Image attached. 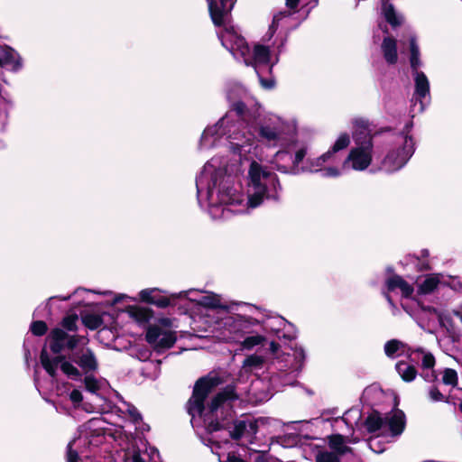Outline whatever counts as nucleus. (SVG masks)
Masks as SVG:
<instances>
[{"instance_id":"nucleus-1","label":"nucleus","mask_w":462,"mask_h":462,"mask_svg":"<svg viewBox=\"0 0 462 462\" xmlns=\"http://www.w3.org/2000/svg\"><path fill=\"white\" fill-rule=\"evenodd\" d=\"M224 380L214 373H208L207 375L199 377L193 386L192 393L185 404L188 414L191 420L196 417L208 415L214 417L217 411L223 408L225 404H231L239 399L235 383L227 384L219 391L208 402L206 408L205 402L212 391L222 384Z\"/></svg>"},{"instance_id":"nucleus-2","label":"nucleus","mask_w":462,"mask_h":462,"mask_svg":"<svg viewBox=\"0 0 462 462\" xmlns=\"http://www.w3.org/2000/svg\"><path fill=\"white\" fill-rule=\"evenodd\" d=\"M248 177L252 189V193L248 197L249 207L257 208L263 203V199L276 202L280 200V191H282V187L275 172L253 161L249 166Z\"/></svg>"},{"instance_id":"nucleus-3","label":"nucleus","mask_w":462,"mask_h":462,"mask_svg":"<svg viewBox=\"0 0 462 462\" xmlns=\"http://www.w3.org/2000/svg\"><path fill=\"white\" fill-rule=\"evenodd\" d=\"M415 143L411 135L404 136V142L397 149L390 150L381 162V169L394 172L402 168L415 152Z\"/></svg>"},{"instance_id":"nucleus-4","label":"nucleus","mask_w":462,"mask_h":462,"mask_svg":"<svg viewBox=\"0 0 462 462\" xmlns=\"http://www.w3.org/2000/svg\"><path fill=\"white\" fill-rule=\"evenodd\" d=\"M145 341L153 347L155 352L162 353L175 345L177 333L172 330H164L158 325H149L146 328Z\"/></svg>"},{"instance_id":"nucleus-5","label":"nucleus","mask_w":462,"mask_h":462,"mask_svg":"<svg viewBox=\"0 0 462 462\" xmlns=\"http://www.w3.org/2000/svg\"><path fill=\"white\" fill-rule=\"evenodd\" d=\"M166 293L159 288H147L139 291L138 300L145 304L154 305L159 309H165L169 306H174L176 300L180 298H184L187 295V291H180V293H171L170 295H162Z\"/></svg>"},{"instance_id":"nucleus-6","label":"nucleus","mask_w":462,"mask_h":462,"mask_svg":"<svg viewBox=\"0 0 462 462\" xmlns=\"http://www.w3.org/2000/svg\"><path fill=\"white\" fill-rule=\"evenodd\" d=\"M208 5V14L216 27L226 24V19L231 16V12L237 0H206Z\"/></svg>"},{"instance_id":"nucleus-7","label":"nucleus","mask_w":462,"mask_h":462,"mask_svg":"<svg viewBox=\"0 0 462 462\" xmlns=\"http://www.w3.org/2000/svg\"><path fill=\"white\" fill-rule=\"evenodd\" d=\"M352 134L356 147L374 148L373 134L368 119L358 117L353 121Z\"/></svg>"},{"instance_id":"nucleus-8","label":"nucleus","mask_w":462,"mask_h":462,"mask_svg":"<svg viewBox=\"0 0 462 462\" xmlns=\"http://www.w3.org/2000/svg\"><path fill=\"white\" fill-rule=\"evenodd\" d=\"M373 148L355 147L352 148L344 163L351 162L352 168L356 171H365L369 167L373 160Z\"/></svg>"},{"instance_id":"nucleus-9","label":"nucleus","mask_w":462,"mask_h":462,"mask_svg":"<svg viewBox=\"0 0 462 462\" xmlns=\"http://www.w3.org/2000/svg\"><path fill=\"white\" fill-rule=\"evenodd\" d=\"M384 419L392 437L402 434L406 428V415L402 410L399 408L393 409Z\"/></svg>"},{"instance_id":"nucleus-10","label":"nucleus","mask_w":462,"mask_h":462,"mask_svg":"<svg viewBox=\"0 0 462 462\" xmlns=\"http://www.w3.org/2000/svg\"><path fill=\"white\" fill-rule=\"evenodd\" d=\"M55 355L56 356L53 358H51L48 354L46 346L42 348L40 353L41 365L46 373L52 378L57 376L58 366H60L63 363H68L69 361L68 360L67 356L61 353Z\"/></svg>"},{"instance_id":"nucleus-11","label":"nucleus","mask_w":462,"mask_h":462,"mask_svg":"<svg viewBox=\"0 0 462 462\" xmlns=\"http://www.w3.org/2000/svg\"><path fill=\"white\" fill-rule=\"evenodd\" d=\"M100 422V419L93 418L84 424V428L87 431L86 437L88 439V446L98 447L100 444L103 443L105 436L107 434V432L106 429L99 427L98 424Z\"/></svg>"},{"instance_id":"nucleus-12","label":"nucleus","mask_w":462,"mask_h":462,"mask_svg":"<svg viewBox=\"0 0 462 462\" xmlns=\"http://www.w3.org/2000/svg\"><path fill=\"white\" fill-rule=\"evenodd\" d=\"M69 359L76 363L86 374L95 372L98 368L96 356L90 348H87L80 356L72 355Z\"/></svg>"},{"instance_id":"nucleus-13","label":"nucleus","mask_w":462,"mask_h":462,"mask_svg":"<svg viewBox=\"0 0 462 462\" xmlns=\"http://www.w3.org/2000/svg\"><path fill=\"white\" fill-rule=\"evenodd\" d=\"M385 289L388 292H393L399 289L403 298L409 299L412 296L414 288L406 282L401 275L393 274L389 276L384 282Z\"/></svg>"},{"instance_id":"nucleus-14","label":"nucleus","mask_w":462,"mask_h":462,"mask_svg":"<svg viewBox=\"0 0 462 462\" xmlns=\"http://www.w3.org/2000/svg\"><path fill=\"white\" fill-rule=\"evenodd\" d=\"M124 311L138 324L148 323L154 316V311L152 309L138 305H128Z\"/></svg>"},{"instance_id":"nucleus-15","label":"nucleus","mask_w":462,"mask_h":462,"mask_svg":"<svg viewBox=\"0 0 462 462\" xmlns=\"http://www.w3.org/2000/svg\"><path fill=\"white\" fill-rule=\"evenodd\" d=\"M69 334L62 328H55L50 332L47 339L50 341V349L53 354H60L65 349L66 338Z\"/></svg>"},{"instance_id":"nucleus-16","label":"nucleus","mask_w":462,"mask_h":462,"mask_svg":"<svg viewBox=\"0 0 462 462\" xmlns=\"http://www.w3.org/2000/svg\"><path fill=\"white\" fill-rule=\"evenodd\" d=\"M381 50L385 61L389 65H395L398 61L397 40L393 36L383 38Z\"/></svg>"},{"instance_id":"nucleus-17","label":"nucleus","mask_w":462,"mask_h":462,"mask_svg":"<svg viewBox=\"0 0 462 462\" xmlns=\"http://www.w3.org/2000/svg\"><path fill=\"white\" fill-rule=\"evenodd\" d=\"M219 38H221L222 45L229 51H237L245 59L247 55H249L250 47L245 38H244L242 35L239 34L238 36H235L233 39H229V44H227V42L224 40L222 35H219Z\"/></svg>"},{"instance_id":"nucleus-18","label":"nucleus","mask_w":462,"mask_h":462,"mask_svg":"<svg viewBox=\"0 0 462 462\" xmlns=\"http://www.w3.org/2000/svg\"><path fill=\"white\" fill-rule=\"evenodd\" d=\"M0 59L3 62V66L10 65L14 71H17L22 68V62L19 55L8 45L0 47Z\"/></svg>"},{"instance_id":"nucleus-19","label":"nucleus","mask_w":462,"mask_h":462,"mask_svg":"<svg viewBox=\"0 0 462 462\" xmlns=\"http://www.w3.org/2000/svg\"><path fill=\"white\" fill-rule=\"evenodd\" d=\"M271 60V51L269 47L263 44H256L254 48L253 59H245L246 66L267 65Z\"/></svg>"},{"instance_id":"nucleus-20","label":"nucleus","mask_w":462,"mask_h":462,"mask_svg":"<svg viewBox=\"0 0 462 462\" xmlns=\"http://www.w3.org/2000/svg\"><path fill=\"white\" fill-rule=\"evenodd\" d=\"M385 424V419L382 416L381 412L377 410L373 409L372 411L364 420V427L366 431L370 434H374L380 430Z\"/></svg>"},{"instance_id":"nucleus-21","label":"nucleus","mask_w":462,"mask_h":462,"mask_svg":"<svg viewBox=\"0 0 462 462\" xmlns=\"http://www.w3.org/2000/svg\"><path fill=\"white\" fill-rule=\"evenodd\" d=\"M328 444L331 451L342 457L351 453L353 448L345 445V437L341 434H332L328 437Z\"/></svg>"},{"instance_id":"nucleus-22","label":"nucleus","mask_w":462,"mask_h":462,"mask_svg":"<svg viewBox=\"0 0 462 462\" xmlns=\"http://www.w3.org/2000/svg\"><path fill=\"white\" fill-rule=\"evenodd\" d=\"M415 81V95L419 98H424L430 93V82L422 71L413 72Z\"/></svg>"},{"instance_id":"nucleus-23","label":"nucleus","mask_w":462,"mask_h":462,"mask_svg":"<svg viewBox=\"0 0 462 462\" xmlns=\"http://www.w3.org/2000/svg\"><path fill=\"white\" fill-rule=\"evenodd\" d=\"M395 368L401 378L406 383L412 382L418 374L416 367L413 365H409L405 361H399Z\"/></svg>"},{"instance_id":"nucleus-24","label":"nucleus","mask_w":462,"mask_h":462,"mask_svg":"<svg viewBox=\"0 0 462 462\" xmlns=\"http://www.w3.org/2000/svg\"><path fill=\"white\" fill-rule=\"evenodd\" d=\"M410 45V65L412 72L419 71V68L421 65V61L420 59V48L417 43V39L415 36H411L409 39Z\"/></svg>"},{"instance_id":"nucleus-25","label":"nucleus","mask_w":462,"mask_h":462,"mask_svg":"<svg viewBox=\"0 0 462 462\" xmlns=\"http://www.w3.org/2000/svg\"><path fill=\"white\" fill-rule=\"evenodd\" d=\"M407 348V353L411 356V347L407 346V344L398 340V339H391L388 340L384 345V353L388 357H393L394 355L401 349L403 351Z\"/></svg>"},{"instance_id":"nucleus-26","label":"nucleus","mask_w":462,"mask_h":462,"mask_svg":"<svg viewBox=\"0 0 462 462\" xmlns=\"http://www.w3.org/2000/svg\"><path fill=\"white\" fill-rule=\"evenodd\" d=\"M235 324L238 329L245 330V332H251V328L258 326L260 321L251 316L236 314L235 318Z\"/></svg>"},{"instance_id":"nucleus-27","label":"nucleus","mask_w":462,"mask_h":462,"mask_svg":"<svg viewBox=\"0 0 462 462\" xmlns=\"http://www.w3.org/2000/svg\"><path fill=\"white\" fill-rule=\"evenodd\" d=\"M383 14L386 22L393 28L402 24L401 18L397 15L394 6L391 3L383 4Z\"/></svg>"},{"instance_id":"nucleus-28","label":"nucleus","mask_w":462,"mask_h":462,"mask_svg":"<svg viewBox=\"0 0 462 462\" xmlns=\"http://www.w3.org/2000/svg\"><path fill=\"white\" fill-rule=\"evenodd\" d=\"M81 319L83 325L90 330H97L104 324L102 316L98 314L88 313L82 316Z\"/></svg>"},{"instance_id":"nucleus-29","label":"nucleus","mask_w":462,"mask_h":462,"mask_svg":"<svg viewBox=\"0 0 462 462\" xmlns=\"http://www.w3.org/2000/svg\"><path fill=\"white\" fill-rule=\"evenodd\" d=\"M71 359L68 363H63L60 365L61 372L66 374L69 378L78 381L81 379L80 371L72 364Z\"/></svg>"},{"instance_id":"nucleus-30","label":"nucleus","mask_w":462,"mask_h":462,"mask_svg":"<svg viewBox=\"0 0 462 462\" xmlns=\"http://www.w3.org/2000/svg\"><path fill=\"white\" fill-rule=\"evenodd\" d=\"M258 134L262 139L268 142H274L279 139V133L270 125H261L258 129Z\"/></svg>"},{"instance_id":"nucleus-31","label":"nucleus","mask_w":462,"mask_h":462,"mask_svg":"<svg viewBox=\"0 0 462 462\" xmlns=\"http://www.w3.org/2000/svg\"><path fill=\"white\" fill-rule=\"evenodd\" d=\"M439 280L436 277H427L419 286L418 292L420 294H430L438 287Z\"/></svg>"},{"instance_id":"nucleus-32","label":"nucleus","mask_w":462,"mask_h":462,"mask_svg":"<svg viewBox=\"0 0 462 462\" xmlns=\"http://www.w3.org/2000/svg\"><path fill=\"white\" fill-rule=\"evenodd\" d=\"M316 462H341V457L333 451L320 450L315 456Z\"/></svg>"},{"instance_id":"nucleus-33","label":"nucleus","mask_w":462,"mask_h":462,"mask_svg":"<svg viewBox=\"0 0 462 462\" xmlns=\"http://www.w3.org/2000/svg\"><path fill=\"white\" fill-rule=\"evenodd\" d=\"M78 319H79L78 315L75 313L67 315L66 317H64L62 319V320L60 322V325L63 328L62 329H65L67 331L76 332L78 330V325H77Z\"/></svg>"},{"instance_id":"nucleus-34","label":"nucleus","mask_w":462,"mask_h":462,"mask_svg":"<svg viewBox=\"0 0 462 462\" xmlns=\"http://www.w3.org/2000/svg\"><path fill=\"white\" fill-rule=\"evenodd\" d=\"M265 340V337L261 335L249 336L244 339L242 346L244 349L251 350L255 346L262 345Z\"/></svg>"},{"instance_id":"nucleus-35","label":"nucleus","mask_w":462,"mask_h":462,"mask_svg":"<svg viewBox=\"0 0 462 462\" xmlns=\"http://www.w3.org/2000/svg\"><path fill=\"white\" fill-rule=\"evenodd\" d=\"M439 322L441 327H444L448 333L449 334H455L456 333V326L455 322L449 314H439Z\"/></svg>"},{"instance_id":"nucleus-36","label":"nucleus","mask_w":462,"mask_h":462,"mask_svg":"<svg viewBox=\"0 0 462 462\" xmlns=\"http://www.w3.org/2000/svg\"><path fill=\"white\" fill-rule=\"evenodd\" d=\"M234 189L232 187L221 185L218 189V197L221 203L231 204Z\"/></svg>"},{"instance_id":"nucleus-37","label":"nucleus","mask_w":462,"mask_h":462,"mask_svg":"<svg viewBox=\"0 0 462 462\" xmlns=\"http://www.w3.org/2000/svg\"><path fill=\"white\" fill-rule=\"evenodd\" d=\"M30 331L36 337L44 336L48 331V325L43 320H35L31 323Z\"/></svg>"},{"instance_id":"nucleus-38","label":"nucleus","mask_w":462,"mask_h":462,"mask_svg":"<svg viewBox=\"0 0 462 462\" xmlns=\"http://www.w3.org/2000/svg\"><path fill=\"white\" fill-rule=\"evenodd\" d=\"M350 144V136L347 133H342L332 145V152H337L346 149Z\"/></svg>"},{"instance_id":"nucleus-39","label":"nucleus","mask_w":462,"mask_h":462,"mask_svg":"<svg viewBox=\"0 0 462 462\" xmlns=\"http://www.w3.org/2000/svg\"><path fill=\"white\" fill-rule=\"evenodd\" d=\"M246 430V422L245 420H236L234 429L230 431V437L234 440H239Z\"/></svg>"},{"instance_id":"nucleus-40","label":"nucleus","mask_w":462,"mask_h":462,"mask_svg":"<svg viewBox=\"0 0 462 462\" xmlns=\"http://www.w3.org/2000/svg\"><path fill=\"white\" fill-rule=\"evenodd\" d=\"M442 382L446 385L456 386L458 383L457 373L452 368H446L443 372Z\"/></svg>"},{"instance_id":"nucleus-41","label":"nucleus","mask_w":462,"mask_h":462,"mask_svg":"<svg viewBox=\"0 0 462 462\" xmlns=\"http://www.w3.org/2000/svg\"><path fill=\"white\" fill-rule=\"evenodd\" d=\"M77 441V439H73L70 440L66 448V462H79L80 457L79 452L74 449V445Z\"/></svg>"},{"instance_id":"nucleus-42","label":"nucleus","mask_w":462,"mask_h":462,"mask_svg":"<svg viewBox=\"0 0 462 462\" xmlns=\"http://www.w3.org/2000/svg\"><path fill=\"white\" fill-rule=\"evenodd\" d=\"M85 388L91 393H96L100 390V384L97 379L90 374H87L84 378Z\"/></svg>"},{"instance_id":"nucleus-43","label":"nucleus","mask_w":462,"mask_h":462,"mask_svg":"<svg viewBox=\"0 0 462 462\" xmlns=\"http://www.w3.org/2000/svg\"><path fill=\"white\" fill-rule=\"evenodd\" d=\"M199 304L208 309L220 308V300L215 295L213 296H203L199 300Z\"/></svg>"},{"instance_id":"nucleus-44","label":"nucleus","mask_w":462,"mask_h":462,"mask_svg":"<svg viewBox=\"0 0 462 462\" xmlns=\"http://www.w3.org/2000/svg\"><path fill=\"white\" fill-rule=\"evenodd\" d=\"M263 364V358L261 356H248L243 362L244 367L258 368Z\"/></svg>"},{"instance_id":"nucleus-45","label":"nucleus","mask_w":462,"mask_h":462,"mask_svg":"<svg viewBox=\"0 0 462 462\" xmlns=\"http://www.w3.org/2000/svg\"><path fill=\"white\" fill-rule=\"evenodd\" d=\"M306 154H307L306 148H300L296 152L294 159L292 161V165H291V172L293 174H297L299 172V164L303 161Z\"/></svg>"},{"instance_id":"nucleus-46","label":"nucleus","mask_w":462,"mask_h":462,"mask_svg":"<svg viewBox=\"0 0 462 462\" xmlns=\"http://www.w3.org/2000/svg\"><path fill=\"white\" fill-rule=\"evenodd\" d=\"M291 15L290 11H283L280 12L279 14H275L273 18L272 23L269 26V32H271L272 34H273L276 30L278 29L279 23L283 17H287Z\"/></svg>"},{"instance_id":"nucleus-47","label":"nucleus","mask_w":462,"mask_h":462,"mask_svg":"<svg viewBox=\"0 0 462 462\" xmlns=\"http://www.w3.org/2000/svg\"><path fill=\"white\" fill-rule=\"evenodd\" d=\"M226 429V425L221 422L217 417L212 419L207 425V430L209 433L217 432L221 430Z\"/></svg>"},{"instance_id":"nucleus-48","label":"nucleus","mask_w":462,"mask_h":462,"mask_svg":"<svg viewBox=\"0 0 462 462\" xmlns=\"http://www.w3.org/2000/svg\"><path fill=\"white\" fill-rule=\"evenodd\" d=\"M435 365V357L431 353H424L421 366L424 369H431Z\"/></svg>"},{"instance_id":"nucleus-49","label":"nucleus","mask_w":462,"mask_h":462,"mask_svg":"<svg viewBox=\"0 0 462 462\" xmlns=\"http://www.w3.org/2000/svg\"><path fill=\"white\" fill-rule=\"evenodd\" d=\"M80 342V337L79 335H69L66 338L65 348L69 350H74Z\"/></svg>"},{"instance_id":"nucleus-50","label":"nucleus","mask_w":462,"mask_h":462,"mask_svg":"<svg viewBox=\"0 0 462 462\" xmlns=\"http://www.w3.org/2000/svg\"><path fill=\"white\" fill-rule=\"evenodd\" d=\"M429 395L430 399L434 402H442L445 401L446 402H448V400L444 399V395L439 392L438 387L432 386L429 392Z\"/></svg>"},{"instance_id":"nucleus-51","label":"nucleus","mask_w":462,"mask_h":462,"mask_svg":"<svg viewBox=\"0 0 462 462\" xmlns=\"http://www.w3.org/2000/svg\"><path fill=\"white\" fill-rule=\"evenodd\" d=\"M322 177L329 178V177H338L340 175V171L336 167H328L321 171Z\"/></svg>"},{"instance_id":"nucleus-52","label":"nucleus","mask_w":462,"mask_h":462,"mask_svg":"<svg viewBox=\"0 0 462 462\" xmlns=\"http://www.w3.org/2000/svg\"><path fill=\"white\" fill-rule=\"evenodd\" d=\"M69 400L74 403V404H79L82 402L83 400V395H82V393L78 390V389H73L70 393H69Z\"/></svg>"},{"instance_id":"nucleus-53","label":"nucleus","mask_w":462,"mask_h":462,"mask_svg":"<svg viewBox=\"0 0 462 462\" xmlns=\"http://www.w3.org/2000/svg\"><path fill=\"white\" fill-rule=\"evenodd\" d=\"M246 109V106L244 102L242 101H238V102H236L234 105H233V110L238 115V116H243L245 114V111Z\"/></svg>"},{"instance_id":"nucleus-54","label":"nucleus","mask_w":462,"mask_h":462,"mask_svg":"<svg viewBox=\"0 0 462 462\" xmlns=\"http://www.w3.org/2000/svg\"><path fill=\"white\" fill-rule=\"evenodd\" d=\"M261 85L266 89H272L275 86V81L271 79H265L259 76Z\"/></svg>"},{"instance_id":"nucleus-55","label":"nucleus","mask_w":462,"mask_h":462,"mask_svg":"<svg viewBox=\"0 0 462 462\" xmlns=\"http://www.w3.org/2000/svg\"><path fill=\"white\" fill-rule=\"evenodd\" d=\"M129 415L130 417L132 418L133 421L134 423H138L139 421L142 420V415L141 413L137 411V409L135 407H133L132 409H130L129 411Z\"/></svg>"},{"instance_id":"nucleus-56","label":"nucleus","mask_w":462,"mask_h":462,"mask_svg":"<svg viewBox=\"0 0 462 462\" xmlns=\"http://www.w3.org/2000/svg\"><path fill=\"white\" fill-rule=\"evenodd\" d=\"M159 327H161L162 328H171L172 326V319H170V318H160L158 319V324H157Z\"/></svg>"},{"instance_id":"nucleus-57","label":"nucleus","mask_w":462,"mask_h":462,"mask_svg":"<svg viewBox=\"0 0 462 462\" xmlns=\"http://www.w3.org/2000/svg\"><path fill=\"white\" fill-rule=\"evenodd\" d=\"M417 270L419 272H427V271H430L431 270V266H430V263H429V261H418V263H417Z\"/></svg>"},{"instance_id":"nucleus-58","label":"nucleus","mask_w":462,"mask_h":462,"mask_svg":"<svg viewBox=\"0 0 462 462\" xmlns=\"http://www.w3.org/2000/svg\"><path fill=\"white\" fill-rule=\"evenodd\" d=\"M310 168H315L314 171H319V167H321L324 164V162L319 160V157L314 160H309Z\"/></svg>"},{"instance_id":"nucleus-59","label":"nucleus","mask_w":462,"mask_h":462,"mask_svg":"<svg viewBox=\"0 0 462 462\" xmlns=\"http://www.w3.org/2000/svg\"><path fill=\"white\" fill-rule=\"evenodd\" d=\"M408 256L412 257V258L416 259L417 261H420V258H428L430 256V252L428 249H422L420 251V255L409 254Z\"/></svg>"},{"instance_id":"nucleus-60","label":"nucleus","mask_w":462,"mask_h":462,"mask_svg":"<svg viewBox=\"0 0 462 462\" xmlns=\"http://www.w3.org/2000/svg\"><path fill=\"white\" fill-rule=\"evenodd\" d=\"M300 0H286V6L295 12L298 8L299 3Z\"/></svg>"},{"instance_id":"nucleus-61","label":"nucleus","mask_w":462,"mask_h":462,"mask_svg":"<svg viewBox=\"0 0 462 462\" xmlns=\"http://www.w3.org/2000/svg\"><path fill=\"white\" fill-rule=\"evenodd\" d=\"M334 153H336V152H332V149L330 148L328 152H326L325 153L320 155L319 157V160H321V162H324V163H325L326 162H328L332 157V155Z\"/></svg>"},{"instance_id":"nucleus-62","label":"nucleus","mask_w":462,"mask_h":462,"mask_svg":"<svg viewBox=\"0 0 462 462\" xmlns=\"http://www.w3.org/2000/svg\"><path fill=\"white\" fill-rule=\"evenodd\" d=\"M276 170L282 173H285V174H293L291 172V167L289 169L287 166L285 165H282V164H276L275 166Z\"/></svg>"},{"instance_id":"nucleus-63","label":"nucleus","mask_w":462,"mask_h":462,"mask_svg":"<svg viewBox=\"0 0 462 462\" xmlns=\"http://www.w3.org/2000/svg\"><path fill=\"white\" fill-rule=\"evenodd\" d=\"M421 376H423L424 379L428 382H434L437 379V375L435 374L434 371H431L430 373H427L425 374H421Z\"/></svg>"},{"instance_id":"nucleus-64","label":"nucleus","mask_w":462,"mask_h":462,"mask_svg":"<svg viewBox=\"0 0 462 462\" xmlns=\"http://www.w3.org/2000/svg\"><path fill=\"white\" fill-rule=\"evenodd\" d=\"M225 32L230 36V39L235 38V36H238L239 34L236 32L233 26L225 27Z\"/></svg>"}]
</instances>
